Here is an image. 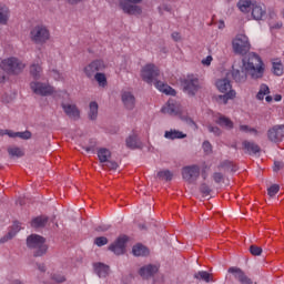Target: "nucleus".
<instances>
[{
  "label": "nucleus",
  "instance_id": "24",
  "mask_svg": "<svg viewBox=\"0 0 284 284\" xmlns=\"http://www.w3.org/2000/svg\"><path fill=\"white\" fill-rule=\"evenodd\" d=\"M217 90L222 93H227L232 90V83L229 79H220L215 82Z\"/></svg>",
  "mask_w": 284,
  "mask_h": 284
},
{
  "label": "nucleus",
  "instance_id": "23",
  "mask_svg": "<svg viewBox=\"0 0 284 284\" xmlns=\"http://www.w3.org/2000/svg\"><path fill=\"white\" fill-rule=\"evenodd\" d=\"M29 72L36 81H39L43 74V68L41 67V63L34 62L30 65Z\"/></svg>",
  "mask_w": 284,
  "mask_h": 284
},
{
  "label": "nucleus",
  "instance_id": "37",
  "mask_svg": "<svg viewBox=\"0 0 284 284\" xmlns=\"http://www.w3.org/2000/svg\"><path fill=\"white\" fill-rule=\"evenodd\" d=\"M47 274H48V276H50V278H51V281H53V283H65V275H63L61 273L48 271Z\"/></svg>",
  "mask_w": 284,
  "mask_h": 284
},
{
  "label": "nucleus",
  "instance_id": "55",
  "mask_svg": "<svg viewBox=\"0 0 284 284\" xmlns=\"http://www.w3.org/2000/svg\"><path fill=\"white\" fill-rule=\"evenodd\" d=\"M37 270H39V272H42V273H45L47 272V267H45V264L43 263H37Z\"/></svg>",
  "mask_w": 284,
  "mask_h": 284
},
{
  "label": "nucleus",
  "instance_id": "54",
  "mask_svg": "<svg viewBox=\"0 0 284 284\" xmlns=\"http://www.w3.org/2000/svg\"><path fill=\"white\" fill-rule=\"evenodd\" d=\"M212 64V55H207L202 60V65H211Z\"/></svg>",
  "mask_w": 284,
  "mask_h": 284
},
{
  "label": "nucleus",
  "instance_id": "44",
  "mask_svg": "<svg viewBox=\"0 0 284 284\" xmlns=\"http://www.w3.org/2000/svg\"><path fill=\"white\" fill-rule=\"evenodd\" d=\"M17 138L22 139L23 141H28L32 139V133L30 131L17 132Z\"/></svg>",
  "mask_w": 284,
  "mask_h": 284
},
{
  "label": "nucleus",
  "instance_id": "40",
  "mask_svg": "<svg viewBox=\"0 0 284 284\" xmlns=\"http://www.w3.org/2000/svg\"><path fill=\"white\" fill-rule=\"evenodd\" d=\"M95 81L99 83L100 88H105L108 85V78L104 73H97L94 75Z\"/></svg>",
  "mask_w": 284,
  "mask_h": 284
},
{
  "label": "nucleus",
  "instance_id": "19",
  "mask_svg": "<svg viewBox=\"0 0 284 284\" xmlns=\"http://www.w3.org/2000/svg\"><path fill=\"white\" fill-rule=\"evenodd\" d=\"M128 242L126 237H119L115 243L109 246L111 252H114L118 256L125 254V243Z\"/></svg>",
  "mask_w": 284,
  "mask_h": 284
},
{
  "label": "nucleus",
  "instance_id": "32",
  "mask_svg": "<svg viewBox=\"0 0 284 284\" xmlns=\"http://www.w3.org/2000/svg\"><path fill=\"white\" fill-rule=\"evenodd\" d=\"M132 253L134 256H148L150 251H148V247H145L143 244H136L133 246Z\"/></svg>",
  "mask_w": 284,
  "mask_h": 284
},
{
  "label": "nucleus",
  "instance_id": "61",
  "mask_svg": "<svg viewBox=\"0 0 284 284\" xmlns=\"http://www.w3.org/2000/svg\"><path fill=\"white\" fill-rule=\"evenodd\" d=\"M52 73H53V79H55V81H59V79H61V73H59V71L53 70Z\"/></svg>",
  "mask_w": 284,
  "mask_h": 284
},
{
  "label": "nucleus",
  "instance_id": "39",
  "mask_svg": "<svg viewBox=\"0 0 284 284\" xmlns=\"http://www.w3.org/2000/svg\"><path fill=\"white\" fill-rule=\"evenodd\" d=\"M174 174L170 170H163L158 172V179L161 181H172Z\"/></svg>",
  "mask_w": 284,
  "mask_h": 284
},
{
  "label": "nucleus",
  "instance_id": "3",
  "mask_svg": "<svg viewBox=\"0 0 284 284\" xmlns=\"http://www.w3.org/2000/svg\"><path fill=\"white\" fill-rule=\"evenodd\" d=\"M27 246L29 250H33V256H44L48 252V244L45 239L41 235L31 234L27 237Z\"/></svg>",
  "mask_w": 284,
  "mask_h": 284
},
{
  "label": "nucleus",
  "instance_id": "30",
  "mask_svg": "<svg viewBox=\"0 0 284 284\" xmlns=\"http://www.w3.org/2000/svg\"><path fill=\"white\" fill-rule=\"evenodd\" d=\"M88 116L90 121H97V118L99 116V103L94 101L90 102Z\"/></svg>",
  "mask_w": 284,
  "mask_h": 284
},
{
  "label": "nucleus",
  "instance_id": "13",
  "mask_svg": "<svg viewBox=\"0 0 284 284\" xmlns=\"http://www.w3.org/2000/svg\"><path fill=\"white\" fill-rule=\"evenodd\" d=\"M268 141L272 143H281L284 139V125H275L267 131Z\"/></svg>",
  "mask_w": 284,
  "mask_h": 284
},
{
  "label": "nucleus",
  "instance_id": "57",
  "mask_svg": "<svg viewBox=\"0 0 284 284\" xmlns=\"http://www.w3.org/2000/svg\"><path fill=\"white\" fill-rule=\"evenodd\" d=\"M240 130H241V132L250 133L252 128L250 125L243 124V125H240Z\"/></svg>",
  "mask_w": 284,
  "mask_h": 284
},
{
  "label": "nucleus",
  "instance_id": "38",
  "mask_svg": "<svg viewBox=\"0 0 284 284\" xmlns=\"http://www.w3.org/2000/svg\"><path fill=\"white\" fill-rule=\"evenodd\" d=\"M267 94H270V87H267V84H261L256 99H258V101H263Z\"/></svg>",
  "mask_w": 284,
  "mask_h": 284
},
{
  "label": "nucleus",
  "instance_id": "64",
  "mask_svg": "<svg viewBox=\"0 0 284 284\" xmlns=\"http://www.w3.org/2000/svg\"><path fill=\"white\" fill-rule=\"evenodd\" d=\"M282 99H283V97L281 94H276L274 97V101H276V102L281 101Z\"/></svg>",
  "mask_w": 284,
  "mask_h": 284
},
{
  "label": "nucleus",
  "instance_id": "18",
  "mask_svg": "<svg viewBox=\"0 0 284 284\" xmlns=\"http://www.w3.org/2000/svg\"><path fill=\"white\" fill-rule=\"evenodd\" d=\"M267 14V10L265 9V4L261 2L253 3L252 7V17L255 21H262L263 17Z\"/></svg>",
  "mask_w": 284,
  "mask_h": 284
},
{
  "label": "nucleus",
  "instance_id": "36",
  "mask_svg": "<svg viewBox=\"0 0 284 284\" xmlns=\"http://www.w3.org/2000/svg\"><path fill=\"white\" fill-rule=\"evenodd\" d=\"M235 97H236V91L231 90L223 95H219L217 101L220 103H223V105H226L227 101H230V99H234Z\"/></svg>",
  "mask_w": 284,
  "mask_h": 284
},
{
  "label": "nucleus",
  "instance_id": "16",
  "mask_svg": "<svg viewBox=\"0 0 284 284\" xmlns=\"http://www.w3.org/2000/svg\"><path fill=\"white\" fill-rule=\"evenodd\" d=\"M61 108L69 119H72L73 121H79V119H81V111L77 104L62 103Z\"/></svg>",
  "mask_w": 284,
  "mask_h": 284
},
{
  "label": "nucleus",
  "instance_id": "2",
  "mask_svg": "<svg viewBox=\"0 0 284 284\" xmlns=\"http://www.w3.org/2000/svg\"><path fill=\"white\" fill-rule=\"evenodd\" d=\"M243 70L251 77V79H263V74L265 73V64H263V60L261 55L251 52L242 60Z\"/></svg>",
  "mask_w": 284,
  "mask_h": 284
},
{
  "label": "nucleus",
  "instance_id": "1",
  "mask_svg": "<svg viewBox=\"0 0 284 284\" xmlns=\"http://www.w3.org/2000/svg\"><path fill=\"white\" fill-rule=\"evenodd\" d=\"M161 72L159 71V68L154 64H146L141 70V77L143 81L146 83H153L160 92H163V94H169L170 97H176V90H174L172 87L168 85L165 82L156 80V77H159Z\"/></svg>",
  "mask_w": 284,
  "mask_h": 284
},
{
  "label": "nucleus",
  "instance_id": "41",
  "mask_svg": "<svg viewBox=\"0 0 284 284\" xmlns=\"http://www.w3.org/2000/svg\"><path fill=\"white\" fill-rule=\"evenodd\" d=\"M8 153L10 154V156H18V158L23 156V151L17 146L9 148Z\"/></svg>",
  "mask_w": 284,
  "mask_h": 284
},
{
  "label": "nucleus",
  "instance_id": "46",
  "mask_svg": "<svg viewBox=\"0 0 284 284\" xmlns=\"http://www.w3.org/2000/svg\"><path fill=\"white\" fill-rule=\"evenodd\" d=\"M9 136L10 139H17V132L12 130H0V136Z\"/></svg>",
  "mask_w": 284,
  "mask_h": 284
},
{
  "label": "nucleus",
  "instance_id": "63",
  "mask_svg": "<svg viewBox=\"0 0 284 284\" xmlns=\"http://www.w3.org/2000/svg\"><path fill=\"white\" fill-rule=\"evenodd\" d=\"M85 152H94V146L84 148Z\"/></svg>",
  "mask_w": 284,
  "mask_h": 284
},
{
  "label": "nucleus",
  "instance_id": "7",
  "mask_svg": "<svg viewBox=\"0 0 284 284\" xmlns=\"http://www.w3.org/2000/svg\"><path fill=\"white\" fill-rule=\"evenodd\" d=\"M30 39L37 45H43L50 41V30L43 26H36L30 31Z\"/></svg>",
  "mask_w": 284,
  "mask_h": 284
},
{
  "label": "nucleus",
  "instance_id": "6",
  "mask_svg": "<svg viewBox=\"0 0 284 284\" xmlns=\"http://www.w3.org/2000/svg\"><path fill=\"white\" fill-rule=\"evenodd\" d=\"M183 92L189 97H196V92L201 90V81L199 77L194 74H189L182 80Z\"/></svg>",
  "mask_w": 284,
  "mask_h": 284
},
{
  "label": "nucleus",
  "instance_id": "59",
  "mask_svg": "<svg viewBox=\"0 0 284 284\" xmlns=\"http://www.w3.org/2000/svg\"><path fill=\"white\" fill-rule=\"evenodd\" d=\"M172 39L174 41H181V34L179 32H173L172 33Z\"/></svg>",
  "mask_w": 284,
  "mask_h": 284
},
{
  "label": "nucleus",
  "instance_id": "51",
  "mask_svg": "<svg viewBox=\"0 0 284 284\" xmlns=\"http://www.w3.org/2000/svg\"><path fill=\"white\" fill-rule=\"evenodd\" d=\"M213 180L216 182V183H221V181H223V173L221 172H215L213 174Z\"/></svg>",
  "mask_w": 284,
  "mask_h": 284
},
{
  "label": "nucleus",
  "instance_id": "53",
  "mask_svg": "<svg viewBox=\"0 0 284 284\" xmlns=\"http://www.w3.org/2000/svg\"><path fill=\"white\" fill-rule=\"evenodd\" d=\"M12 99H14V97L8 95V93H4L2 95V103H10V102H12Z\"/></svg>",
  "mask_w": 284,
  "mask_h": 284
},
{
  "label": "nucleus",
  "instance_id": "27",
  "mask_svg": "<svg viewBox=\"0 0 284 284\" xmlns=\"http://www.w3.org/2000/svg\"><path fill=\"white\" fill-rule=\"evenodd\" d=\"M254 3H256L255 0H240L237 2V8L241 10L244 14H247L250 10L254 7Z\"/></svg>",
  "mask_w": 284,
  "mask_h": 284
},
{
  "label": "nucleus",
  "instance_id": "56",
  "mask_svg": "<svg viewBox=\"0 0 284 284\" xmlns=\"http://www.w3.org/2000/svg\"><path fill=\"white\" fill-rule=\"evenodd\" d=\"M283 165H284L283 162H274V166H273L274 172H278V170H282Z\"/></svg>",
  "mask_w": 284,
  "mask_h": 284
},
{
  "label": "nucleus",
  "instance_id": "28",
  "mask_svg": "<svg viewBox=\"0 0 284 284\" xmlns=\"http://www.w3.org/2000/svg\"><path fill=\"white\" fill-rule=\"evenodd\" d=\"M242 145L247 154H258V152H261V146L255 142L244 141Z\"/></svg>",
  "mask_w": 284,
  "mask_h": 284
},
{
  "label": "nucleus",
  "instance_id": "48",
  "mask_svg": "<svg viewBox=\"0 0 284 284\" xmlns=\"http://www.w3.org/2000/svg\"><path fill=\"white\" fill-rule=\"evenodd\" d=\"M94 243L98 245V247H103V245H108V237L100 236L94 240Z\"/></svg>",
  "mask_w": 284,
  "mask_h": 284
},
{
  "label": "nucleus",
  "instance_id": "21",
  "mask_svg": "<svg viewBox=\"0 0 284 284\" xmlns=\"http://www.w3.org/2000/svg\"><path fill=\"white\" fill-rule=\"evenodd\" d=\"M10 8L0 2V26H8L10 21Z\"/></svg>",
  "mask_w": 284,
  "mask_h": 284
},
{
  "label": "nucleus",
  "instance_id": "20",
  "mask_svg": "<svg viewBox=\"0 0 284 284\" xmlns=\"http://www.w3.org/2000/svg\"><path fill=\"white\" fill-rule=\"evenodd\" d=\"M247 72L243 69L242 71L236 69V64L232 67V78L235 80V83H245L247 81Z\"/></svg>",
  "mask_w": 284,
  "mask_h": 284
},
{
  "label": "nucleus",
  "instance_id": "14",
  "mask_svg": "<svg viewBox=\"0 0 284 284\" xmlns=\"http://www.w3.org/2000/svg\"><path fill=\"white\" fill-rule=\"evenodd\" d=\"M160 267L161 266L159 264H146L140 267L139 275L141 278H144V281H148L149 278H152L154 274L159 273Z\"/></svg>",
  "mask_w": 284,
  "mask_h": 284
},
{
  "label": "nucleus",
  "instance_id": "52",
  "mask_svg": "<svg viewBox=\"0 0 284 284\" xmlns=\"http://www.w3.org/2000/svg\"><path fill=\"white\" fill-rule=\"evenodd\" d=\"M106 163V168H109V170H116V168H119V164H116V162L114 161H108V162H104Z\"/></svg>",
  "mask_w": 284,
  "mask_h": 284
},
{
  "label": "nucleus",
  "instance_id": "58",
  "mask_svg": "<svg viewBox=\"0 0 284 284\" xmlns=\"http://www.w3.org/2000/svg\"><path fill=\"white\" fill-rule=\"evenodd\" d=\"M8 81V77H6V71H0V83H6Z\"/></svg>",
  "mask_w": 284,
  "mask_h": 284
},
{
  "label": "nucleus",
  "instance_id": "60",
  "mask_svg": "<svg viewBox=\"0 0 284 284\" xmlns=\"http://www.w3.org/2000/svg\"><path fill=\"white\" fill-rule=\"evenodd\" d=\"M108 230H110V226H109V225L99 226V227L97 229L98 232H108Z\"/></svg>",
  "mask_w": 284,
  "mask_h": 284
},
{
  "label": "nucleus",
  "instance_id": "5",
  "mask_svg": "<svg viewBox=\"0 0 284 284\" xmlns=\"http://www.w3.org/2000/svg\"><path fill=\"white\" fill-rule=\"evenodd\" d=\"M232 48L234 54H240L241 57H245L252 48L250 43V38L247 36L240 33L232 41Z\"/></svg>",
  "mask_w": 284,
  "mask_h": 284
},
{
  "label": "nucleus",
  "instance_id": "45",
  "mask_svg": "<svg viewBox=\"0 0 284 284\" xmlns=\"http://www.w3.org/2000/svg\"><path fill=\"white\" fill-rule=\"evenodd\" d=\"M278 190H281V186H278V184H273L267 190L268 196H276V194H278Z\"/></svg>",
  "mask_w": 284,
  "mask_h": 284
},
{
  "label": "nucleus",
  "instance_id": "15",
  "mask_svg": "<svg viewBox=\"0 0 284 284\" xmlns=\"http://www.w3.org/2000/svg\"><path fill=\"white\" fill-rule=\"evenodd\" d=\"M229 274H233L236 282L240 284H253L254 282L250 278L243 270L232 266L229 268Z\"/></svg>",
  "mask_w": 284,
  "mask_h": 284
},
{
  "label": "nucleus",
  "instance_id": "42",
  "mask_svg": "<svg viewBox=\"0 0 284 284\" xmlns=\"http://www.w3.org/2000/svg\"><path fill=\"white\" fill-rule=\"evenodd\" d=\"M273 72L276 77H281L283 74V64L281 62H273Z\"/></svg>",
  "mask_w": 284,
  "mask_h": 284
},
{
  "label": "nucleus",
  "instance_id": "49",
  "mask_svg": "<svg viewBox=\"0 0 284 284\" xmlns=\"http://www.w3.org/2000/svg\"><path fill=\"white\" fill-rule=\"evenodd\" d=\"M207 130H209V132H211L215 136H221L222 131L219 129V126H214L212 124H209Z\"/></svg>",
  "mask_w": 284,
  "mask_h": 284
},
{
  "label": "nucleus",
  "instance_id": "31",
  "mask_svg": "<svg viewBox=\"0 0 284 284\" xmlns=\"http://www.w3.org/2000/svg\"><path fill=\"white\" fill-rule=\"evenodd\" d=\"M126 146L130 148V150H136L138 148H141V140L134 134L130 135L126 139Z\"/></svg>",
  "mask_w": 284,
  "mask_h": 284
},
{
  "label": "nucleus",
  "instance_id": "34",
  "mask_svg": "<svg viewBox=\"0 0 284 284\" xmlns=\"http://www.w3.org/2000/svg\"><path fill=\"white\" fill-rule=\"evenodd\" d=\"M193 277L196 278V281H204V283H211L212 281H214L212 278V275L207 273V271H200L195 273Z\"/></svg>",
  "mask_w": 284,
  "mask_h": 284
},
{
  "label": "nucleus",
  "instance_id": "47",
  "mask_svg": "<svg viewBox=\"0 0 284 284\" xmlns=\"http://www.w3.org/2000/svg\"><path fill=\"white\" fill-rule=\"evenodd\" d=\"M200 192L204 195V196H210V193L212 192V189H210V185H207L206 183L201 184L200 186Z\"/></svg>",
  "mask_w": 284,
  "mask_h": 284
},
{
  "label": "nucleus",
  "instance_id": "29",
  "mask_svg": "<svg viewBox=\"0 0 284 284\" xmlns=\"http://www.w3.org/2000/svg\"><path fill=\"white\" fill-rule=\"evenodd\" d=\"M12 227L13 230L9 231L7 235L0 239V243H8V241L14 239V236H17V232L21 230L19 222H16Z\"/></svg>",
  "mask_w": 284,
  "mask_h": 284
},
{
  "label": "nucleus",
  "instance_id": "33",
  "mask_svg": "<svg viewBox=\"0 0 284 284\" xmlns=\"http://www.w3.org/2000/svg\"><path fill=\"white\" fill-rule=\"evenodd\" d=\"M47 224H48L47 216H38L31 221V227H34L36 230H39V227H45Z\"/></svg>",
  "mask_w": 284,
  "mask_h": 284
},
{
  "label": "nucleus",
  "instance_id": "25",
  "mask_svg": "<svg viewBox=\"0 0 284 284\" xmlns=\"http://www.w3.org/2000/svg\"><path fill=\"white\" fill-rule=\"evenodd\" d=\"M186 136L187 134L175 129L164 132V139H169V141H174L175 139H185Z\"/></svg>",
  "mask_w": 284,
  "mask_h": 284
},
{
  "label": "nucleus",
  "instance_id": "4",
  "mask_svg": "<svg viewBox=\"0 0 284 284\" xmlns=\"http://www.w3.org/2000/svg\"><path fill=\"white\" fill-rule=\"evenodd\" d=\"M0 68L7 74H21L26 70V63L17 57H9L1 61Z\"/></svg>",
  "mask_w": 284,
  "mask_h": 284
},
{
  "label": "nucleus",
  "instance_id": "50",
  "mask_svg": "<svg viewBox=\"0 0 284 284\" xmlns=\"http://www.w3.org/2000/svg\"><path fill=\"white\" fill-rule=\"evenodd\" d=\"M202 148L206 154H210V152H212V144L207 141L203 142Z\"/></svg>",
  "mask_w": 284,
  "mask_h": 284
},
{
  "label": "nucleus",
  "instance_id": "10",
  "mask_svg": "<svg viewBox=\"0 0 284 284\" xmlns=\"http://www.w3.org/2000/svg\"><path fill=\"white\" fill-rule=\"evenodd\" d=\"M30 88L32 92L39 97H50V94H54V87L48 83L33 81L30 83Z\"/></svg>",
  "mask_w": 284,
  "mask_h": 284
},
{
  "label": "nucleus",
  "instance_id": "8",
  "mask_svg": "<svg viewBox=\"0 0 284 284\" xmlns=\"http://www.w3.org/2000/svg\"><path fill=\"white\" fill-rule=\"evenodd\" d=\"M143 0H120V8L124 14L139 16L142 14L143 9L139 7Z\"/></svg>",
  "mask_w": 284,
  "mask_h": 284
},
{
  "label": "nucleus",
  "instance_id": "35",
  "mask_svg": "<svg viewBox=\"0 0 284 284\" xmlns=\"http://www.w3.org/2000/svg\"><path fill=\"white\" fill-rule=\"evenodd\" d=\"M110 156H112V152H110L108 149L102 148L98 151V159L100 163H108Z\"/></svg>",
  "mask_w": 284,
  "mask_h": 284
},
{
  "label": "nucleus",
  "instance_id": "26",
  "mask_svg": "<svg viewBox=\"0 0 284 284\" xmlns=\"http://www.w3.org/2000/svg\"><path fill=\"white\" fill-rule=\"evenodd\" d=\"M215 123L220 125V128H225V130H232L234 128V122H232V120L225 115H219Z\"/></svg>",
  "mask_w": 284,
  "mask_h": 284
},
{
  "label": "nucleus",
  "instance_id": "11",
  "mask_svg": "<svg viewBox=\"0 0 284 284\" xmlns=\"http://www.w3.org/2000/svg\"><path fill=\"white\" fill-rule=\"evenodd\" d=\"M162 114H169V116H179V114H183V106L181 103L176 102L174 99H170L165 105L161 109Z\"/></svg>",
  "mask_w": 284,
  "mask_h": 284
},
{
  "label": "nucleus",
  "instance_id": "43",
  "mask_svg": "<svg viewBox=\"0 0 284 284\" xmlns=\"http://www.w3.org/2000/svg\"><path fill=\"white\" fill-rule=\"evenodd\" d=\"M250 252L253 256H261V254H263V248L257 245H251Z\"/></svg>",
  "mask_w": 284,
  "mask_h": 284
},
{
  "label": "nucleus",
  "instance_id": "12",
  "mask_svg": "<svg viewBox=\"0 0 284 284\" xmlns=\"http://www.w3.org/2000/svg\"><path fill=\"white\" fill-rule=\"evenodd\" d=\"M105 70V62L102 60H95L84 67L83 72L88 79H92L97 73L103 72Z\"/></svg>",
  "mask_w": 284,
  "mask_h": 284
},
{
  "label": "nucleus",
  "instance_id": "17",
  "mask_svg": "<svg viewBox=\"0 0 284 284\" xmlns=\"http://www.w3.org/2000/svg\"><path fill=\"white\" fill-rule=\"evenodd\" d=\"M121 101L125 110L132 111L136 108V98L130 91H123L121 94Z\"/></svg>",
  "mask_w": 284,
  "mask_h": 284
},
{
  "label": "nucleus",
  "instance_id": "9",
  "mask_svg": "<svg viewBox=\"0 0 284 284\" xmlns=\"http://www.w3.org/2000/svg\"><path fill=\"white\" fill-rule=\"evenodd\" d=\"M201 176V166L199 164L186 165L182 169V179L186 183H196Z\"/></svg>",
  "mask_w": 284,
  "mask_h": 284
},
{
  "label": "nucleus",
  "instance_id": "22",
  "mask_svg": "<svg viewBox=\"0 0 284 284\" xmlns=\"http://www.w3.org/2000/svg\"><path fill=\"white\" fill-rule=\"evenodd\" d=\"M94 272L99 278H108L110 275V266L99 262L94 264Z\"/></svg>",
  "mask_w": 284,
  "mask_h": 284
},
{
  "label": "nucleus",
  "instance_id": "62",
  "mask_svg": "<svg viewBox=\"0 0 284 284\" xmlns=\"http://www.w3.org/2000/svg\"><path fill=\"white\" fill-rule=\"evenodd\" d=\"M250 134H254L256 136L258 134V131L254 128H251V131H248Z\"/></svg>",
  "mask_w": 284,
  "mask_h": 284
}]
</instances>
